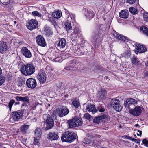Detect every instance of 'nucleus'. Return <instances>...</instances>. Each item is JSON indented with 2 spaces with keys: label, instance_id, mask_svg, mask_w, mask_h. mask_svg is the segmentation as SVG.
Returning <instances> with one entry per match:
<instances>
[{
  "label": "nucleus",
  "instance_id": "56",
  "mask_svg": "<svg viewBox=\"0 0 148 148\" xmlns=\"http://www.w3.org/2000/svg\"><path fill=\"white\" fill-rule=\"evenodd\" d=\"M124 105L125 106L126 108H128L129 107L130 105V104L128 103V102L127 101V100H126V101L124 103Z\"/></svg>",
  "mask_w": 148,
  "mask_h": 148
},
{
  "label": "nucleus",
  "instance_id": "47",
  "mask_svg": "<svg viewBox=\"0 0 148 148\" xmlns=\"http://www.w3.org/2000/svg\"><path fill=\"white\" fill-rule=\"evenodd\" d=\"M0 1L3 4L6 5L9 3L10 0H0Z\"/></svg>",
  "mask_w": 148,
  "mask_h": 148
},
{
  "label": "nucleus",
  "instance_id": "57",
  "mask_svg": "<svg viewBox=\"0 0 148 148\" xmlns=\"http://www.w3.org/2000/svg\"><path fill=\"white\" fill-rule=\"evenodd\" d=\"M131 141H134L138 143H140V140H137L136 139H135L134 138H132L131 140Z\"/></svg>",
  "mask_w": 148,
  "mask_h": 148
},
{
  "label": "nucleus",
  "instance_id": "7",
  "mask_svg": "<svg viewBox=\"0 0 148 148\" xmlns=\"http://www.w3.org/2000/svg\"><path fill=\"white\" fill-rule=\"evenodd\" d=\"M119 99H114L111 102V106L117 111H121L122 108V106L119 104Z\"/></svg>",
  "mask_w": 148,
  "mask_h": 148
},
{
  "label": "nucleus",
  "instance_id": "62",
  "mask_svg": "<svg viewBox=\"0 0 148 148\" xmlns=\"http://www.w3.org/2000/svg\"><path fill=\"white\" fill-rule=\"evenodd\" d=\"M68 75L70 77H72L73 76V74H72V73H68Z\"/></svg>",
  "mask_w": 148,
  "mask_h": 148
},
{
  "label": "nucleus",
  "instance_id": "51",
  "mask_svg": "<svg viewBox=\"0 0 148 148\" xmlns=\"http://www.w3.org/2000/svg\"><path fill=\"white\" fill-rule=\"evenodd\" d=\"M39 140L35 137H34V143L35 145H37L39 143Z\"/></svg>",
  "mask_w": 148,
  "mask_h": 148
},
{
  "label": "nucleus",
  "instance_id": "23",
  "mask_svg": "<svg viewBox=\"0 0 148 148\" xmlns=\"http://www.w3.org/2000/svg\"><path fill=\"white\" fill-rule=\"evenodd\" d=\"M62 13L61 11H55L52 13V16L54 18H60L62 16Z\"/></svg>",
  "mask_w": 148,
  "mask_h": 148
},
{
  "label": "nucleus",
  "instance_id": "41",
  "mask_svg": "<svg viewBox=\"0 0 148 148\" xmlns=\"http://www.w3.org/2000/svg\"><path fill=\"white\" fill-rule=\"evenodd\" d=\"M84 117L89 121H90L92 119V116L88 113L84 114Z\"/></svg>",
  "mask_w": 148,
  "mask_h": 148
},
{
  "label": "nucleus",
  "instance_id": "25",
  "mask_svg": "<svg viewBox=\"0 0 148 148\" xmlns=\"http://www.w3.org/2000/svg\"><path fill=\"white\" fill-rule=\"evenodd\" d=\"M29 128V125H27L24 124L22 125L20 128V131L23 134L26 133L28 129Z\"/></svg>",
  "mask_w": 148,
  "mask_h": 148
},
{
  "label": "nucleus",
  "instance_id": "30",
  "mask_svg": "<svg viewBox=\"0 0 148 148\" xmlns=\"http://www.w3.org/2000/svg\"><path fill=\"white\" fill-rule=\"evenodd\" d=\"M71 22V21H69L67 20L64 23L66 29L68 32V31L71 29L72 28Z\"/></svg>",
  "mask_w": 148,
  "mask_h": 148
},
{
  "label": "nucleus",
  "instance_id": "12",
  "mask_svg": "<svg viewBox=\"0 0 148 148\" xmlns=\"http://www.w3.org/2000/svg\"><path fill=\"white\" fill-rule=\"evenodd\" d=\"M130 112L131 114L134 116H138L140 115L142 112L141 107L138 106H137L135 107L134 109L131 110Z\"/></svg>",
  "mask_w": 148,
  "mask_h": 148
},
{
  "label": "nucleus",
  "instance_id": "20",
  "mask_svg": "<svg viewBox=\"0 0 148 148\" xmlns=\"http://www.w3.org/2000/svg\"><path fill=\"white\" fill-rule=\"evenodd\" d=\"M66 44V40L64 38H62L60 40L57 45L58 47H60L63 48L65 47Z\"/></svg>",
  "mask_w": 148,
  "mask_h": 148
},
{
  "label": "nucleus",
  "instance_id": "60",
  "mask_svg": "<svg viewBox=\"0 0 148 148\" xmlns=\"http://www.w3.org/2000/svg\"><path fill=\"white\" fill-rule=\"evenodd\" d=\"M138 133H137V135L138 136H141L142 134V131H140L139 130H138Z\"/></svg>",
  "mask_w": 148,
  "mask_h": 148
},
{
  "label": "nucleus",
  "instance_id": "22",
  "mask_svg": "<svg viewBox=\"0 0 148 148\" xmlns=\"http://www.w3.org/2000/svg\"><path fill=\"white\" fill-rule=\"evenodd\" d=\"M67 123H68V125L69 126V128H73L75 127H77V124L75 123V122L74 121V119H70L69 120Z\"/></svg>",
  "mask_w": 148,
  "mask_h": 148
},
{
  "label": "nucleus",
  "instance_id": "11",
  "mask_svg": "<svg viewBox=\"0 0 148 148\" xmlns=\"http://www.w3.org/2000/svg\"><path fill=\"white\" fill-rule=\"evenodd\" d=\"M37 77L41 82L43 83L46 80V74L43 70H40L38 73Z\"/></svg>",
  "mask_w": 148,
  "mask_h": 148
},
{
  "label": "nucleus",
  "instance_id": "36",
  "mask_svg": "<svg viewBox=\"0 0 148 148\" xmlns=\"http://www.w3.org/2000/svg\"><path fill=\"white\" fill-rule=\"evenodd\" d=\"M80 32L79 28L77 27H75L74 29L72 30L71 35L75 34H78Z\"/></svg>",
  "mask_w": 148,
  "mask_h": 148
},
{
  "label": "nucleus",
  "instance_id": "21",
  "mask_svg": "<svg viewBox=\"0 0 148 148\" xmlns=\"http://www.w3.org/2000/svg\"><path fill=\"white\" fill-rule=\"evenodd\" d=\"M72 104L76 108H78L80 106V103L79 99L75 98H74L72 102Z\"/></svg>",
  "mask_w": 148,
  "mask_h": 148
},
{
  "label": "nucleus",
  "instance_id": "35",
  "mask_svg": "<svg viewBox=\"0 0 148 148\" xmlns=\"http://www.w3.org/2000/svg\"><path fill=\"white\" fill-rule=\"evenodd\" d=\"M21 108H24V109L23 110H26L29 111L31 110V108L30 106H29L26 104V103H23L21 106Z\"/></svg>",
  "mask_w": 148,
  "mask_h": 148
},
{
  "label": "nucleus",
  "instance_id": "48",
  "mask_svg": "<svg viewBox=\"0 0 148 148\" xmlns=\"http://www.w3.org/2000/svg\"><path fill=\"white\" fill-rule=\"evenodd\" d=\"M142 142L145 146L147 147H148V139H144L143 140Z\"/></svg>",
  "mask_w": 148,
  "mask_h": 148
},
{
  "label": "nucleus",
  "instance_id": "1",
  "mask_svg": "<svg viewBox=\"0 0 148 148\" xmlns=\"http://www.w3.org/2000/svg\"><path fill=\"white\" fill-rule=\"evenodd\" d=\"M22 73L25 76H29L33 74L35 71V68L32 64H23L20 69Z\"/></svg>",
  "mask_w": 148,
  "mask_h": 148
},
{
  "label": "nucleus",
  "instance_id": "18",
  "mask_svg": "<svg viewBox=\"0 0 148 148\" xmlns=\"http://www.w3.org/2000/svg\"><path fill=\"white\" fill-rule=\"evenodd\" d=\"M58 138V136L55 133L50 132L49 134V138L51 141L57 140Z\"/></svg>",
  "mask_w": 148,
  "mask_h": 148
},
{
  "label": "nucleus",
  "instance_id": "46",
  "mask_svg": "<svg viewBox=\"0 0 148 148\" xmlns=\"http://www.w3.org/2000/svg\"><path fill=\"white\" fill-rule=\"evenodd\" d=\"M5 80V77L3 76L0 75V86L4 83Z\"/></svg>",
  "mask_w": 148,
  "mask_h": 148
},
{
  "label": "nucleus",
  "instance_id": "59",
  "mask_svg": "<svg viewBox=\"0 0 148 148\" xmlns=\"http://www.w3.org/2000/svg\"><path fill=\"white\" fill-rule=\"evenodd\" d=\"M93 144L96 146H97V145H99V144L97 143V141H94L93 142Z\"/></svg>",
  "mask_w": 148,
  "mask_h": 148
},
{
  "label": "nucleus",
  "instance_id": "26",
  "mask_svg": "<svg viewBox=\"0 0 148 148\" xmlns=\"http://www.w3.org/2000/svg\"><path fill=\"white\" fill-rule=\"evenodd\" d=\"M107 92L104 89H102L99 93V98L102 99H103L105 98L106 97Z\"/></svg>",
  "mask_w": 148,
  "mask_h": 148
},
{
  "label": "nucleus",
  "instance_id": "2",
  "mask_svg": "<svg viewBox=\"0 0 148 148\" xmlns=\"http://www.w3.org/2000/svg\"><path fill=\"white\" fill-rule=\"evenodd\" d=\"M76 138L75 133L68 131L63 134L61 137V140L63 142L71 143Z\"/></svg>",
  "mask_w": 148,
  "mask_h": 148
},
{
  "label": "nucleus",
  "instance_id": "58",
  "mask_svg": "<svg viewBox=\"0 0 148 148\" xmlns=\"http://www.w3.org/2000/svg\"><path fill=\"white\" fill-rule=\"evenodd\" d=\"M98 38V36L97 35H95V36H93V40H95V42H96L97 40V39Z\"/></svg>",
  "mask_w": 148,
  "mask_h": 148
},
{
  "label": "nucleus",
  "instance_id": "43",
  "mask_svg": "<svg viewBox=\"0 0 148 148\" xmlns=\"http://www.w3.org/2000/svg\"><path fill=\"white\" fill-rule=\"evenodd\" d=\"M32 14L34 16H38L39 17H41L42 16L41 14L36 11L33 12H32Z\"/></svg>",
  "mask_w": 148,
  "mask_h": 148
},
{
  "label": "nucleus",
  "instance_id": "33",
  "mask_svg": "<svg viewBox=\"0 0 148 148\" xmlns=\"http://www.w3.org/2000/svg\"><path fill=\"white\" fill-rule=\"evenodd\" d=\"M131 61L132 64L135 65H137L140 62L139 60L134 56L131 58Z\"/></svg>",
  "mask_w": 148,
  "mask_h": 148
},
{
  "label": "nucleus",
  "instance_id": "49",
  "mask_svg": "<svg viewBox=\"0 0 148 148\" xmlns=\"http://www.w3.org/2000/svg\"><path fill=\"white\" fill-rule=\"evenodd\" d=\"M143 18L145 21H148V13H145L143 15Z\"/></svg>",
  "mask_w": 148,
  "mask_h": 148
},
{
  "label": "nucleus",
  "instance_id": "8",
  "mask_svg": "<svg viewBox=\"0 0 148 148\" xmlns=\"http://www.w3.org/2000/svg\"><path fill=\"white\" fill-rule=\"evenodd\" d=\"M26 83L27 87L32 89L34 88L37 85L36 80L32 78L28 79L26 81Z\"/></svg>",
  "mask_w": 148,
  "mask_h": 148
},
{
  "label": "nucleus",
  "instance_id": "16",
  "mask_svg": "<svg viewBox=\"0 0 148 148\" xmlns=\"http://www.w3.org/2000/svg\"><path fill=\"white\" fill-rule=\"evenodd\" d=\"M8 46L5 42L0 41V52L2 53L6 51Z\"/></svg>",
  "mask_w": 148,
  "mask_h": 148
},
{
  "label": "nucleus",
  "instance_id": "54",
  "mask_svg": "<svg viewBox=\"0 0 148 148\" xmlns=\"http://www.w3.org/2000/svg\"><path fill=\"white\" fill-rule=\"evenodd\" d=\"M100 118H101V119L102 120V119H106L108 118V116L105 115H103L99 116Z\"/></svg>",
  "mask_w": 148,
  "mask_h": 148
},
{
  "label": "nucleus",
  "instance_id": "61",
  "mask_svg": "<svg viewBox=\"0 0 148 148\" xmlns=\"http://www.w3.org/2000/svg\"><path fill=\"white\" fill-rule=\"evenodd\" d=\"M62 85V83H59L58 84V85L57 86V87L59 89L60 88H61V86Z\"/></svg>",
  "mask_w": 148,
  "mask_h": 148
},
{
  "label": "nucleus",
  "instance_id": "64",
  "mask_svg": "<svg viewBox=\"0 0 148 148\" xmlns=\"http://www.w3.org/2000/svg\"><path fill=\"white\" fill-rule=\"evenodd\" d=\"M145 76L148 77V72H147L145 74Z\"/></svg>",
  "mask_w": 148,
  "mask_h": 148
},
{
  "label": "nucleus",
  "instance_id": "53",
  "mask_svg": "<svg viewBox=\"0 0 148 148\" xmlns=\"http://www.w3.org/2000/svg\"><path fill=\"white\" fill-rule=\"evenodd\" d=\"M39 103L38 102H35L32 105V108L34 110L36 108V106L38 105Z\"/></svg>",
  "mask_w": 148,
  "mask_h": 148
},
{
  "label": "nucleus",
  "instance_id": "9",
  "mask_svg": "<svg viewBox=\"0 0 148 148\" xmlns=\"http://www.w3.org/2000/svg\"><path fill=\"white\" fill-rule=\"evenodd\" d=\"M36 42L38 44L41 46L45 47L46 45L45 40L43 36L40 35H38L36 37Z\"/></svg>",
  "mask_w": 148,
  "mask_h": 148
},
{
  "label": "nucleus",
  "instance_id": "6",
  "mask_svg": "<svg viewBox=\"0 0 148 148\" xmlns=\"http://www.w3.org/2000/svg\"><path fill=\"white\" fill-rule=\"evenodd\" d=\"M38 25L37 21L34 19H31L28 22L26 26L29 29L32 30L37 28Z\"/></svg>",
  "mask_w": 148,
  "mask_h": 148
},
{
  "label": "nucleus",
  "instance_id": "42",
  "mask_svg": "<svg viewBox=\"0 0 148 148\" xmlns=\"http://www.w3.org/2000/svg\"><path fill=\"white\" fill-rule=\"evenodd\" d=\"M98 109L100 112H103L105 110V106L101 105H99L98 107Z\"/></svg>",
  "mask_w": 148,
  "mask_h": 148
},
{
  "label": "nucleus",
  "instance_id": "10",
  "mask_svg": "<svg viewBox=\"0 0 148 148\" xmlns=\"http://www.w3.org/2000/svg\"><path fill=\"white\" fill-rule=\"evenodd\" d=\"M113 35L116 39L119 40L125 43L127 42L128 40V38L121 34H119L116 31H114L113 33Z\"/></svg>",
  "mask_w": 148,
  "mask_h": 148
},
{
  "label": "nucleus",
  "instance_id": "31",
  "mask_svg": "<svg viewBox=\"0 0 148 148\" xmlns=\"http://www.w3.org/2000/svg\"><path fill=\"white\" fill-rule=\"evenodd\" d=\"M140 30L143 34L148 36V28L145 26H142L140 27Z\"/></svg>",
  "mask_w": 148,
  "mask_h": 148
},
{
  "label": "nucleus",
  "instance_id": "50",
  "mask_svg": "<svg viewBox=\"0 0 148 148\" xmlns=\"http://www.w3.org/2000/svg\"><path fill=\"white\" fill-rule=\"evenodd\" d=\"M83 143L86 144H89L91 143V141L88 139H85L83 141Z\"/></svg>",
  "mask_w": 148,
  "mask_h": 148
},
{
  "label": "nucleus",
  "instance_id": "4",
  "mask_svg": "<svg viewBox=\"0 0 148 148\" xmlns=\"http://www.w3.org/2000/svg\"><path fill=\"white\" fill-rule=\"evenodd\" d=\"M69 112V110L65 107L64 109H56L53 113L55 115H58L60 117H63L67 115Z\"/></svg>",
  "mask_w": 148,
  "mask_h": 148
},
{
  "label": "nucleus",
  "instance_id": "19",
  "mask_svg": "<svg viewBox=\"0 0 148 148\" xmlns=\"http://www.w3.org/2000/svg\"><path fill=\"white\" fill-rule=\"evenodd\" d=\"M136 46L138 52L141 53L147 51L146 48L145 46L140 44L137 45Z\"/></svg>",
  "mask_w": 148,
  "mask_h": 148
},
{
  "label": "nucleus",
  "instance_id": "28",
  "mask_svg": "<svg viewBox=\"0 0 148 148\" xmlns=\"http://www.w3.org/2000/svg\"><path fill=\"white\" fill-rule=\"evenodd\" d=\"M75 66V63L72 61H70L69 65L65 68L66 70H73Z\"/></svg>",
  "mask_w": 148,
  "mask_h": 148
},
{
  "label": "nucleus",
  "instance_id": "3",
  "mask_svg": "<svg viewBox=\"0 0 148 148\" xmlns=\"http://www.w3.org/2000/svg\"><path fill=\"white\" fill-rule=\"evenodd\" d=\"M24 110L15 111L12 114V117L14 121H18L23 116Z\"/></svg>",
  "mask_w": 148,
  "mask_h": 148
},
{
  "label": "nucleus",
  "instance_id": "27",
  "mask_svg": "<svg viewBox=\"0 0 148 148\" xmlns=\"http://www.w3.org/2000/svg\"><path fill=\"white\" fill-rule=\"evenodd\" d=\"M73 119L74 121L77 124V127L82 125L83 121L82 119L81 118L75 117Z\"/></svg>",
  "mask_w": 148,
  "mask_h": 148
},
{
  "label": "nucleus",
  "instance_id": "38",
  "mask_svg": "<svg viewBox=\"0 0 148 148\" xmlns=\"http://www.w3.org/2000/svg\"><path fill=\"white\" fill-rule=\"evenodd\" d=\"M129 10L131 13L133 14H136L138 13L137 10L133 7H130Z\"/></svg>",
  "mask_w": 148,
  "mask_h": 148
},
{
  "label": "nucleus",
  "instance_id": "39",
  "mask_svg": "<svg viewBox=\"0 0 148 148\" xmlns=\"http://www.w3.org/2000/svg\"><path fill=\"white\" fill-rule=\"evenodd\" d=\"M86 50L87 49L85 48H84L82 47H81L79 49L80 52L79 53V54L81 55L86 54L88 52V51H86Z\"/></svg>",
  "mask_w": 148,
  "mask_h": 148
},
{
  "label": "nucleus",
  "instance_id": "13",
  "mask_svg": "<svg viewBox=\"0 0 148 148\" xmlns=\"http://www.w3.org/2000/svg\"><path fill=\"white\" fill-rule=\"evenodd\" d=\"M84 15L86 18L90 20L94 17L95 15V13L92 10L88 9L87 10H86L84 14Z\"/></svg>",
  "mask_w": 148,
  "mask_h": 148
},
{
  "label": "nucleus",
  "instance_id": "34",
  "mask_svg": "<svg viewBox=\"0 0 148 148\" xmlns=\"http://www.w3.org/2000/svg\"><path fill=\"white\" fill-rule=\"evenodd\" d=\"M44 31L46 35L48 36L52 34L53 32L49 27H46Z\"/></svg>",
  "mask_w": 148,
  "mask_h": 148
},
{
  "label": "nucleus",
  "instance_id": "52",
  "mask_svg": "<svg viewBox=\"0 0 148 148\" xmlns=\"http://www.w3.org/2000/svg\"><path fill=\"white\" fill-rule=\"evenodd\" d=\"M136 0H127V2L131 4H134Z\"/></svg>",
  "mask_w": 148,
  "mask_h": 148
},
{
  "label": "nucleus",
  "instance_id": "55",
  "mask_svg": "<svg viewBox=\"0 0 148 148\" xmlns=\"http://www.w3.org/2000/svg\"><path fill=\"white\" fill-rule=\"evenodd\" d=\"M123 137L125 139H129L130 140H131L132 139V138L131 137L127 135L124 136Z\"/></svg>",
  "mask_w": 148,
  "mask_h": 148
},
{
  "label": "nucleus",
  "instance_id": "14",
  "mask_svg": "<svg viewBox=\"0 0 148 148\" xmlns=\"http://www.w3.org/2000/svg\"><path fill=\"white\" fill-rule=\"evenodd\" d=\"M22 54L25 57L28 58H30L32 56V54L30 51L25 47H23L21 50Z\"/></svg>",
  "mask_w": 148,
  "mask_h": 148
},
{
  "label": "nucleus",
  "instance_id": "5",
  "mask_svg": "<svg viewBox=\"0 0 148 148\" xmlns=\"http://www.w3.org/2000/svg\"><path fill=\"white\" fill-rule=\"evenodd\" d=\"M44 118H47L45 122L46 125V129L48 130L51 128L54 125V121L48 114V115H45L43 116Z\"/></svg>",
  "mask_w": 148,
  "mask_h": 148
},
{
  "label": "nucleus",
  "instance_id": "24",
  "mask_svg": "<svg viewBox=\"0 0 148 148\" xmlns=\"http://www.w3.org/2000/svg\"><path fill=\"white\" fill-rule=\"evenodd\" d=\"M86 110L90 112H92L93 114L95 113L96 112L95 106L93 105L87 106Z\"/></svg>",
  "mask_w": 148,
  "mask_h": 148
},
{
  "label": "nucleus",
  "instance_id": "17",
  "mask_svg": "<svg viewBox=\"0 0 148 148\" xmlns=\"http://www.w3.org/2000/svg\"><path fill=\"white\" fill-rule=\"evenodd\" d=\"M129 16L128 11L127 10L121 11L119 13V17L124 19L127 18Z\"/></svg>",
  "mask_w": 148,
  "mask_h": 148
},
{
  "label": "nucleus",
  "instance_id": "15",
  "mask_svg": "<svg viewBox=\"0 0 148 148\" xmlns=\"http://www.w3.org/2000/svg\"><path fill=\"white\" fill-rule=\"evenodd\" d=\"M15 99L17 101H21L25 103H28L29 102V98L28 96L20 97L17 96Z\"/></svg>",
  "mask_w": 148,
  "mask_h": 148
},
{
  "label": "nucleus",
  "instance_id": "45",
  "mask_svg": "<svg viewBox=\"0 0 148 148\" xmlns=\"http://www.w3.org/2000/svg\"><path fill=\"white\" fill-rule=\"evenodd\" d=\"M131 55V53L130 51L127 50L123 54V56L126 58L129 57Z\"/></svg>",
  "mask_w": 148,
  "mask_h": 148
},
{
  "label": "nucleus",
  "instance_id": "63",
  "mask_svg": "<svg viewBox=\"0 0 148 148\" xmlns=\"http://www.w3.org/2000/svg\"><path fill=\"white\" fill-rule=\"evenodd\" d=\"M2 73V71L1 68L0 67V75H1Z\"/></svg>",
  "mask_w": 148,
  "mask_h": 148
},
{
  "label": "nucleus",
  "instance_id": "40",
  "mask_svg": "<svg viewBox=\"0 0 148 148\" xmlns=\"http://www.w3.org/2000/svg\"><path fill=\"white\" fill-rule=\"evenodd\" d=\"M127 100L128 102V103L130 104V105L132 104L137 103V101L133 98H130Z\"/></svg>",
  "mask_w": 148,
  "mask_h": 148
},
{
  "label": "nucleus",
  "instance_id": "44",
  "mask_svg": "<svg viewBox=\"0 0 148 148\" xmlns=\"http://www.w3.org/2000/svg\"><path fill=\"white\" fill-rule=\"evenodd\" d=\"M75 15L74 14H71L69 16H68V21H71V20L74 21L75 19Z\"/></svg>",
  "mask_w": 148,
  "mask_h": 148
},
{
  "label": "nucleus",
  "instance_id": "29",
  "mask_svg": "<svg viewBox=\"0 0 148 148\" xmlns=\"http://www.w3.org/2000/svg\"><path fill=\"white\" fill-rule=\"evenodd\" d=\"M41 130L40 128H37L35 131V136L37 138H40L42 135Z\"/></svg>",
  "mask_w": 148,
  "mask_h": 148
},
{
  "label": "nucleus",
  "instance_id": "32",
  "mask_svg": "<svg viewBox=\"0 0 148 148\" xmlns=\"http://www.w3.org/2000/svg\"><path fill=\"white\" fill-rule=\"evenodd\" d=\"M15 103V105L17 104H20V102L19 101L17 102H15V101L14 100H10V102L8 103V107L9 108V109L10 111L11 110L12 107V106Z\"/></svg>",
  "mask_w": 148,
  "mask_h": 148
},
{
  "label": "nucleus",
  "instance_id": "37",
  "mask_svg": "<svg viewBox=\"0 0 148 148\" xmlns=\"http://www.w3.org/2000/svg\"><path fill=\"white\" fill-rule=\"evenodd\" d=\"M101 121V118L99 116L95 117L93 119V122L96 124H99Z\"/></svg>",
  "mask_w": 148,
  "mask_h": 148
}]
</instances>
